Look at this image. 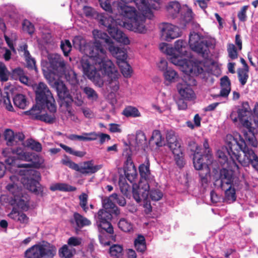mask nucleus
Instances as JSON below:
<instances>
[{
	"label": "nucleus",
	"mask_w": 258,
	"mask_h": 258,
	"mask_svg": "<svg viewBox=\"0 0 258 258\" xmlns=\"http://www.w3.org/2000/svg\"><path fill=\"white\" fill-rule=\"evenodd\" d=\"M159 28L161 37L167 41H170L179 36L178 28L171 24L163 23L160 25Z\"/></svg>",
	"instance_id": "19"
},
{
	"label": "nucleus",
	"mask_w": 258,
	"mask_h": 258,
	"mask_svg": "<svg viewBox=\"0 0 258 258\" xmlns=\"http://www.w3.org/2000/svg\"><path fill=\"white\" fill-rule=\"evenodd\" d=\"M60 48L64 56L69 55L72 50V45L69 40L66 39L61 41Z\"/></svg>",
	"instance_id": "57"
},
{
	"label": "nucleus",
	"mask_w": 258,
	"mask_h": 258,
	"mask_svg": "<svg viewBox=\"0 0 258 258\" xmlns=\"http://www.w3.org/2000/svg\"><path fill=\"white\" fill-rule=\"evenodd\" d=\"M10 77L11 80H19L25 85H28L29 83L28 77L26 76L24 70L20 67L13 69L10 72Z\"/></svg>",
	"instance_id": "25"
},
{
	"label": "nucleus",
	"mask_w": 258,
	"mask_h": 258,
	"mask_svg": "<svg viewBox=\"0 0 258 258\" xmlns=\"http://www.w3.org/2000/svg\"><path fill=\"white\" fill-rule=\"evenodd\" d=\"M83 91L88 99L92 101H96L97 100L98 95L93 88L89 87H85L83 89Z\"/></svg>",
	"instance_id": "54"
},
{
	"label": "nucleus",
	"mask_w": 258,
	"mask_h": 258,
	"mask_svg": "<svg viewBox=\"0 0 258 258\" xmlns=\"http://www.w3.org/2000/svg\"><path fill=\"white\" fill-rule=\"evenodd\" d=\"M150 162L148 158H146L145 163L141 164L139 167V173L141 177V180H146L151 174L150 170Z\"/></svg>",
	"instance_id": "33"
},
{
	"label": "nucleus",
	"mask_w": 258,
	"mask_h": 258,
	"mask_svg": "<svg viewBox=\"0 0 258 258\" xmlns=\"http://www.w3.org/2000/svg\"><path fill=\"white\" fill-rule=\"evenodd\" d=\"M250 108L247 102H243L237 111H233L230 117L234 122L239 120L242 125L245 128L243 133L247 143L255 148L257 146V142L254 135L255 128L251 126L249 118L250 117Z\"/></svg>",
	"instance_id": "3"
},
{
	"label": "nucleus",
	"mask_w": 258,
	"mask_h": 258,
	"mask_svg": "<svg viewBox=\"0 0 258 258\" xmlns=\"http://www.w3.org/2000/svg\"><path fill=\"white\" fill-rule=\"evenodd\" d=\"M44 108H41L40 105L37 103L34 105L31 109L25 112L26 115H29L31 119L39 120L40 116L41 110Z\"/></svg>",
	"instance_id": "40"
},
{
	"label": "nucleus",
	"mask_w": 258,
	"mask_h": 258,
	"mask_svg": "<svg viewBox=\"0 0 258 258\" xmlns=\"http://www.w3.org/2000/svg\"><path fill=\"white\" fill-rule=\"evenodd\" d=\"M60 147H61L67 153L70 154L74 155L77 157H83L84 156L86 153L83 151H74L73 149L66 145L60 143L59 144Z\"/></svg>",
	"instance_id": "52"
},
{
	"label": "nucleus",
	"mask_w": 258,
	"mask_h": 258,
	"mask_svg": "<svg viewBox=\"0 0 258 258\" xmlns=\"http://www.w3.org/2000/svg\"><path fill=\"white\" fill-rule=\"evenodd\" d=\"M246 144L252 147V145L248 144L246 139L244 140L240 135L236 137L228 135L226 137L227 152L234 166L237 169L239 167L235 161L238 159L240 152L242 151Z\"/></svg>",
	"instance_id": "5"
},
{
	"label": "nucleus",
	"mask_w": 258,
	"mask_h": 258,
	"mask_svg": "<svg viewBox=\"0 0 258 258\" xmlns=\"http://www.w3.org/2000/svg\"><path fill=\"white\" fill-rule=\"evenodd\" d=\"M27 146L32 150L37 152H40L42 150L41 144L39 142L35 141L32 139L27 140Z\"/></svg>",
	"instance_id": "59"
},
{
	"label": "nucleus",
	"mask_w": 258,
	"mask_h": 258,
	"mask_svg": "<svg viewBox=\"0 0 258 258\" xmlns=\"http://www.w3.org/2000/svg\"><path fill=\"white\" fill-rule=\"evenodd\" d=\"M235 186L230 185L226 186L224 189L225 190V196L224 198V202L230 204L233 203L236 200V189Z\"/></svg>",
	"instance_id": "31"
},
{
	"label": "nucleus",
	"mask_w": 258,
	"mask_h": 258,
	"mask_svg": "<svg viewBox=\"0 0 258 258\" xmlns=\"http://www.w3.org/2000/svg\"><path fill=\"white\" fill-rule=\"evenodd\" d=\"M8 203L14 207L21 209L23 211H27L29 208V197L27 195L22 194L15 197H10L7 199Z\"/></svg>",
	"instance_id": "22"
},
{
	"label": "nucleus",
	"mask_w": 258,
	"mask_h": 258,
	"mask_svg": "<svg viewBox=\"0 0 258 258\" xmlns=\"http://www.w3.org/2000/svg\"><path fill=\"white\" fill-rule=\"evenodd\" d=\"M203 147L205 149L204 151V157L205 158H207L208 163H212L213 161V155L212 154L211 149L210 148L208 140L205 139L203 142Z\"/></svg>",
	"instance_id": "46"
},
{
	"label": "nucleus",
	"mask_w": 258,
	"mask_h": 258,
	"mask_svg": "<svg viewBox=\"0 0 258 258\" xmlns=\"http://www.w3.org/2000/svg\"><path fill=\"white\" fill-rule=\"evenodd\" d=\"M149 195L150 199L154 201H158L163 197V193L158 189H149Z\"/></svg>",
	"instance_id": "60"
},
{
	"label": "nucleus",
	"mask_w": 258,
	"mask_h": 258,
	"mask_svg": "<svg viewBox=\"0 0 258 258\" xmlns=\"http://www.w3.org/2000/svg\"><path fill=\"white\" fill-rule=\"evenodd\" d=\"M50 68L55 73L62 75L66 71V63L60 55L57 53L51 54L48 57Z\"/></svg>",
	"instance_id": "21"
},
{
	"label": "nucleus",
	"mask_w": 258,
	"mask_h": 258,
	"mask_svg": "<svg viewBox=\"0 0 258 258\" xmlns=\"http://www.w3.org/2000/svg\"><path fill=\"white\" fill-rule=\"evenodd\" d=\"M23 30L27 32L29 34L32 35L35 31L34 25L29 20L25 19L22 23Z\"/></svg>",
	"instance_id": "58"
},
{
	"label": "nucleus",
	"mask_w": 258,
	"mask_h": 258,
	"mask_svg": "<svg viewBox=\"0 0 258 258\" xmlns=\"http://www.w3.org/2000/svg\"><path fill=\"white\" fill-rule=\"evenodd\" d=\"M59 254L60 257L65 258H71L73 256L72 251L67 245H64L59 249Z\"/></svg>",
	"instance_id": "62"
},
{
	"label": "nucleus",
	"mask_w": 258,
	"mask_h": 258,
	"mask_svg": "<svg viewBox=\"0 0 258 258\" xmlns=\"http://www.w3.org/2000/svg\"><path fill=\"white\" fill-rule=\"evenodd\" d=\"M180 10V5L177 2H171L167 7L168 15L173 19L177 17Z\"/></svg>",
	"instance_id": "34"
},
{
	"label": "nucleus",
	"mask_w": 258,
	"mask_h": 258,
	"mask_svg": "<svg viewBox=\"0 0 258 258\" xmlns=\"http://www.w3.org/2000/svg\"><path fill=\"white\" fill-rule=\"evenodd\" d=\"M73 42V45L76 49L88 55L96 62V53L98 52V50L99 51L101 52V49L99 48L100 44L99 42H96V46L93 47V45L87 43L85 39L81 36H75ZM101 53L102 54V52Z\"/></svg>",
	"instance_id": "9"
},
{
	"label": "nucleus",
	"mask_w": 258,
	"mask_h": 258,
	"mask_svg": "<svg viewBox=\"0 0 258 258\" xmlns=\"http://www.w3.org/2000/svg\"><path fill=\"white\" fill-rule=\"evenodd\" d=\"M92 33L95 38L93 46L95 47L96 42H99L100 44L99 48L103 55H102L99 50L96 54V66L97 68L92 65L88 59H82L81 63L84 74L89 79L95 81L100 77L98 69L102 72L103 75L108 77V81L109 83L116 81L118 79V72L112 62L106 57V51L102 47V45L104 43L107 44L109 47L110 45L113 44L112 41L106 33L101 31L94 30Z\"/></svg>",
	"instance_id": "1"
},
{
	"label": "nucleus",
	"mask_w": 258,
	"mask_h": 258,
	"mask_svg": "<svg viewBox=\"0 0 258 258\" xmlns=\"http://www.w3.org/2000/svg\"><path fill=\"white\" fill-rule=\"evenodd\" d=\"M177 73L174 70L170 68L164 72V76L165 80L170 82L173 81L177 77Z\"/></svg>",
	"instance_id": "61"
},
{
	"label": "nucleus",
	"mask_w": 258,
	"mask_h": 258,
	"mask_svg": "<svg viewBox=\"0 0 258 258\" xmlns=\"http://www.w3.org/2000/svg\"><path fill=\"white\" fill-rule=\"evenodd\" d=\"M114 214L104 209H100L98 212L97 215L95 216L96 218V221H111L112 218V215Z\"/></svg>",
	"instance_id": "42"
},
{
	"label": "nucleus",
	"mask_w": 258,
	"mask_h": 258,
	"mask_svg": "<svg viewBox=\"0 0 258 258\" xmlns=\"http://www.w3.org/2000/svg\"><path fill=\"white\" fill-rule=\"evenodd\" d=\"M56 250L54 245L43 241L29 247L27 253L34 258H53L56 253Z\"/></svg>",
	"instance_id": "8"
},
{
	"label": "nucleus",
	"mask_w": 258,
	"mask_h": 258,
	"mask_svg": "<svg viewBox=\"0 0 258 258\" xmlns=\"http://www.w3.org/2000/svg\"><path fill=\"white\" fill-rule=\"evenodd\" d=\"M248 69H239L238 70V77L240 84L243 86L247 81L248 78Z\"/></svg>",
	"instance_id": "49"
},
{
	"label": "nucleus",
	"mask_w": 258,
	"mask_h": 258,
	"mask_svg": "<svg viewBox=\"0 0 258 258\" xmlns=\"http://www.w3.org/2000/svg\"><path fill=\"white\" fill-rule=\"evenodd\" d=\"M166 140L167 145L178 142L177 138L175 136V132L172 130L168 131L167 132Z\"/></svg>",
	"instance_id": "63"
},
{
	"label": "nucleus",
	"mask_w": 258,
	"mask_h": 258,
	"mask_svg": "<svg viewBox=\"0 0 258 258\" xmlns=\"http://www.w3.org/2000/svg\"><path fill=\"white\" fill-rule=\"evenodd\" d=\"M204 158H205L204 154H194L193 164L194 167L196 170H200V171H202L206 167V166L209 167V165L211 164H208V160H207V158H205L206 161L204 162Z\"/></svg>",
	"instance_id": "27"
},
{
	"label": "nucleus",
	"mask_w": 258,
	"mask_h": 258,
	"mask_svg": "<svg viewBox=\"0 0 258 258\" xmlns=\"http://www.w3.org/2000/svg\"><path fill=\"white\" fill-rule=\"evenodd\" d=\"M6 189L12 194L11 197H15L16 196H19L22 195V188L21 187L18 186V185L15 183H9L6 186Z\"/></svg>",
	"instance_id": "47"
},
{
	"label": "nucleus",
	"mask_w": 258,
	"mask_h": 258,
	"mask_svg": "<svg viewBox=\"0 0 258 258\" xmlns=\"http://www.w3.org/2000/svg\"><path fill=\"white\" fill-rule=\"evenodd\" d=\"M50 189L53 191L56 190L62 191H74L76 190L77 188L67 183H57L50 186Z\"/></svg>",
	"instance_id": "37"
},
{
	"label": "nucleus",
	"mask_w": 258,
	"mask_h": 258,
	"mask_svg": "<svg viewBox=\"0 0 258 258\" xmlns=\"http://www.w3.org/2000/svg\"><path fill=\"white\" fill-rule=\"evenodd\" d=\"M117 194L113 193L109 197L105 198L102 201L103 209L107 210L115 215L119 214V210L115 204L112 201V199H117Z\"/></svg>",
	"instance_id": "24"
},
{
	"label": "nucleus",
	"mask_w": 258,
	"mask_h": 258,
	"mask_svg": "<svg viewBox=\"0 0 258 258\" xmlns=\"http://www.w3.org/2000/svg\"><path fill=\"white\" fill-rule=\"evenodd\" d=\"M100 23L107 27L108 33L113 39L124 44H129V39L121 30L118 29L116 25V22L112 17L102 16L100 20Z\"/></svg>",
	"instance_id": "7"
},
{
	"label": "nucleus",
	"mask_w": 258,
	"mask_h": 258,
	"mask_svg": "<svg viewBox=\"0 0 258 258\" xmlns=\"http://www.w3.org/2000/svg\"><path fill=\"white\" fill-rule=\"evenodd\" d=\"M108 49L118 61H120L122 63L126 64L127 68H121V72L125 77L127 78L129 76V64L126 61L127 59L126 53L120 47L115 46L113 44L109 45Z\"/></svg>",
	"instance_id": "18"
},
{
	"label": "nucleus",
	"mask_w": 258,
	"mask_h": 258,
	"mask_svg": "<svg viewBox=\"0 0 258 258\" xmlns=\"http://www.w3.org/2000/svg\"><path fill=\"white\" fill-rule=\"evenodd\" d=\"M102 167V165H94L92 161H86L84 163V166H82V174H93L99 170Z\"/></svg>",
	"instance_id": "29"
},
{
	"label": "nucleus",
	"mask_w": 258,
	"mask_h": 258,
	"mask_svg": "<svg viewBox=\"0 0 258 258\" xmlns=\"http://www.w3.org/2000/svg\"><path fill=\"white\" fill-rule=\"evenodd\" d=\"M6 189L12 194L11 197H15L16 196H19L22 195V188L21 187L18 186V185L15 183H9L6 186Z\"/></svg>",
	"instance_id": "48"
},
{
	"label": "nucleus",
	"mask_w": 258,
	"mask_h": 258,
	"mask_svg": "<svg viewBox=\"0 0 258 258\" xmlns=\"http://www.w3.org/2000/svg\"><path fill=\"white\" fill-rule=\"evenodd\" d=\"M117 10L120 15L128 17L129 0H120L118 3Z\"/></svg>",
	"instance_id": "39"
},
{
	"label": "nucleus",
	"mask_w": 258,
	"mask_h": 258,
	"mask_svg": "<svg viewBox=\"0 0 258 258\" xmlns=\"http://www.w3.org/2000/svg\"><path fill=\"white\" fill-rule=\"evenodd\" d=\"M190 63H191V66L188 68V70L186 71L187 72L196 76L201 74L203 72L204 70L200 65L201 64L200 62H190Z\"/></svg>",
	"instance_id": "45"
},
{
	"label": "nucleus",
	"mask_w": 258,
	"mask_h": 258,
	"mask_svg": "<svg viewBox=\"0 0 258 258\" xmlns=\"http://www.w3.org/2000/svg\"><path fill=\"white\" fill-rule=\"evenodd\" d=\"M98 135L94 133H84L83 135H77L71 134L69 135L67 138L72 141H93L97 139Z\"/></svg>",
	"instance_id": "28"
},
{
	"label": "nucleus",
	"mask_w": 258,
	"mask_h": 258,
	"mask_svg": "<svg viewBox=\"0 0 258 258\" xmlns=\"http://www.w3.org/2000/svg\"><path fill=\"white\" fill-rule=\"evenodd\" d=\"M210 169L209 167H207V166H206V167L203 170L199 172V176L200 177V180L202 185L208 183V176H210Z\"/></svg>",
	"instance_id": "55"
},
{
	"label": "nucleus",
	"mask_w": 258,
	"mask_h": 258,
	"mask_svg": "<svg viewBox=\"0 0 258 258\" xmlns=\"http://www.w3.org/2000/svg\"><path fill=\"white\" fill-rule=\"evenodd\" d=\"M73 217L77 227L79 228H82L91 224V222L89 219L77 212L74 213Z\"/></svg>",
	"instance_id": "35"
},
{
	"label": "nucleus",
	"mask_w": 258,
	"mask_h": 258,
	"mask_svg": "<svg viewBox=\"0 0 258 258\" xmlns=\"http://www.w3.org/2000/svg\"><path fill=\"white\" fill-rule=\"evenodd\" d=\"M14 104L21 109H24L27 105L28 102L26 97L23 94H17L13 98Z\"/></svg>",
	"instance_id": "44"
},
{
	"label": "nucleus",
	"mask_w": 258,
	"mask_h": 258,
	"mask_svg": "<svg viewBox=\"0 0 258 258\" xmlns=\"http://www.w3.org/2000/svg\"><path fill=\"white\" fill-rule=\"evenodd\" d=\"M221 89L220 94L215 95L214 97H227L231 91V83L229 78L225 76L221 79Z\"/></svg>",
	"instance_id": "26"
},
{
	"label": "nucleus",
	"mask_w": 258,
	"mask_h": 258,
	"mask_svg": "<svg viewBox=\"0 0 258 258\" xmlns=\"http://www.w3.org/2000/svg\"><path fill=\"white\" fill-rule=\"evenodd\" d=\"M4 136L8 146H12L15 145L14 143L15 134L12 130L10 129L6 130Z\"/></svg>",
	"instance_id": "56"
},
{
	"label": "nucleus",
	"mask_w": 258,
	"mask_h": 258,
	"mask_svg": "<svg viewBox=\"0 0 258 258\" xmlns=\"http://www.w3.org/2000/svg\"><path fill=\"white\" fill-rule=\"evenodd\" d=\"M227 51L228 55L232 59H236L237 57L238 53L236 47L233 44H229L228 45Z\"/></svg>",
	"instance_id": "64"
},
{
	"label": "nucleus",
	"mask_w": 258,
	"mask_h": 258,
	"mask_svg": "<svg viewBox=\"0 0 258 258\" xmlns=\"http://www.w3.org/2000/svg\"><path fill=\"white\" fill-rule=\"evenodd\" d=\"M181 15L183 20L186 23L190 22L193 18V13L190 8L185 7L183 8L181 10Z\"/></svg>",
	"instance_id": "51"
},
{
	"label": "nucleus",
	"mask_w": 258,
	"mask_h": 258,
	"mask_svg": "<svg viewBox=\"0 0 258 258\" xmlns=\"http://www.w3.org/2000/svg\"><path fill=\"white\" fill-rule=\"evenodd\" d=\"M52 85L56 90L57 95L62 103H66L67 106L73 101L72 96L69 93L64 84L61 81H55Z\"/></svg>",
	"instance_id": "20"
},
{
	"label": "nucleus",
	"mask_w": 258,
	"mask_h": 258,
	"mask_svg": "<svg viewBox=\"0 0 258 258\" xmlns=\"http://www.w3.org/2000/svg\"><path fill=\"white\" fill-rule=\"evenodd\" d=\"M14 154L17 155V159L23 161L29 162V163L19 164V168H29L37 167L39 165V157L35 153L25 152L22 148H17L16 149H11Z\"/></svg>",
	"instance_id": "11"
},
{
	"label": "nucleus",
	"mask_w": 258,
	"mask_h": 258,
	"mask_svg": "<svg viewBox=\"0 0 258 258\" xmlns=\"http://www.w3.org/2000/svg\"><path fill=\"white\" fill-rule=\"evenodd\" d=\"M219 179L220 180V187L224 189L226 186L230 185L238 186L239 183V179L236 177L232 170H229L223 168L220 170Z\"/></svg>",
	"instance_id": "17"
},
{
	"label": "nucleus",
	"mask_w": 258,
	"mask_h": 258,
	"mask_svg": "<svg viewBox=\"0 0 258 258\" xmlns=\"http://www.w3.org/2000/svg\"><path fill=\"white\" fill-rule=\"evenodd\" d=\"M9 216L11 219L24 225L27 224L29 221V217L25 214L19 212L14 208L13 209Z\"/></svg>",
	"instance_id": "30"
},
{
	"label": "nucleus",
	"mask_w": 258,
	"mask_h": 258,
	"mask_svg": "<svg viewBox=\"0 0 258 258\" xmlns=\"http://www.w3.org/2000/svg\"><path fill=\"white\" fill-rule=\"evenodd\" d=\"M96 224L98 229V231L100 233L104 234V233L106 232V233L110 234H113V228L110 223V221H96Z\"/></svg>",
	"instance_id": "32"
},
{
	"label": "nucleus",
	"mask_w": 258,
	"mask_h": 258,
	"mask_svg": "<svg viewBox=\"0 0 258 258\" xmlns=\"http://www.w3.org/2000/svg\"><path fill=\"white\" fill-rule=\"evenodd\" d=\"M188 43L194 51L201 54L203 56L208 55L210 42L206 40H201L197 33H194L189 35Z\"/></svg>",
	"instance_id": "13"
},
{
	"label": "nucleus",
	"mask_w": 258,
	"mask_h": 258,
	"mask_svg": "<svg viewBox=\"0 0 258 258\" xmlns=\"http://www.w3.org/2000/svg\"><path fill=\"white\" fill-rule=\"evenodd\" d=\"M49 111L50 113H46L43 114H41L39 116V120L45 122L46 123L52 124L56 120V106L55 104V110H52L50 108H47Z\"/></svg>",
	"instance_id": "36"
},
{
	"label": "nucleus",
	"mask_w": 258,
	"mask_h": 258,
	"mask_svg": "<svg viewBox=\"0 0 258 258\" xmlns=\"http://www.w3.org/2000/svg\"><path fill=\"white\" fill-rule=\"evenodd\" d=\"M136 146L139 149L146 145L147 139L144 133L140 130L137 131L136 134Z\"/></svg>",
	"instance_id": "43"
},
{
	"label": "nucleus",
	"mask_w": 258,
	"mask_h": 258,
	"mask_svg": "<svg viewBox=\"0 0 258 258\" xmlns=\"http://www.w3.org/2000/svg\"><path fill=\"white\" fill-rule=\"evenodd\" d=\"M130 2H134L139 11H137L134 7H130V31L144 33L146 30V18L151 19L154 16L150 5L146 0H132Z\"/></svg>",
	"instance_id": "2"
},
{
	"label": "nucleus",
	"mask_w": 258,
	"mask_h": 258,
	"mask_svg": "<svg viewBox=\"0 0 258 258\" xmlns=\"http://www.w3.org/2000/svg\"><path fill=\"white\" fill-rule=\"evenodd\" d=\"M67 81L72 86H76L79 84L77 74L73 71H71L66 74Z\"/></svg>",
	"instance_id": "53"
},
{
	"label": "nucleus",
	"mask_w": 258,
	"mask_h": 258,
	"mask_svg": "<svg viewBox=\"0 0 258 258\" xmlns=\"http://www.w3.org/2000/svg\"><path fill=\"white\" fill-rule=\"evenodd\" d=\"M10 77V72L7 69L6 66L2 61H0V80L3 82L7 81Z\"/></svg>",
	"instance_id": "50"
},
{
	"label": "nucleus",
	"mask_w": 258,
	"mask_h": 258,
	"mask_svg": "<svg viewBox=\"0 0 258 258\" xmlns=\"http://www.w3.org/2000/svg\"><path fill=\"white\" fill-rule=\"evenodd\" d=\"M149 189V183L146 180H140L138 184L133 183L132 185L133 198L139 203L143 199L148 198Z\"/></svg>",
	"instance_id": "16"
},
{
	"label": "nucleus",
	"mask_w": 258,
	"mask_h": 258,
	"mask_svg": "<svg viewBox=\"0 0 258 258\" xmlns=\"http://www.w3.org/2000/svg\"><path fill=\"white\" fill-rule=\"evenodd\" d=\"M122 156L125 157L126 160L123 168L119 169L120 175L118 184L120 191L124 196L127 198L129 195V184L127 182V180H129V167H128L129 152L127 148L123 150Z\"/></svg>",
	"instance_id": "10"
},
{
	"label": "nucleus",
	"mask_w": 258,
	"mask_h": 258,
	"mask_svg": "<svg viewBox=\"0 0 258 258\" xmlns=\"http://www.w3.org/2000/svg\"><path fill=\"white\" fill-rule=\"evenodd\" d=\"M41 178L40 173L34 169H29L26 171L25 176L21 179L24 186L36 195L42 196V190L39 180Z\"/></svg>",
	"instance_id": "6"
},
{
	"label": "nucleus",
	"mask_w": 258,
	"mask_h": 258,
	"mask_svg": "<svg viewBox=\"0 0 258 258\" xmlns=\"http://www.w3.org/2000/svg\"><path fill=\"white\" fill-rule=\"evenodd\" d=\"M188 48L185 41L181 39L176 41L174 47H171L170 49V52L172 53V62L176 65L182 66L183 62L180 58L183 56H188Z\"/></svg>",
	"instance_id": "12"
},
{
	"label": "nucleus",
	"mask_w": 258,
	"mask_h": 258,
	"mask_svg": "<svg viewBox=\"0 0 258 258\" xmlns=\"http://www.w3.org/2000/svg\"><path fill=\"white\" fill-rule=\"evenodd\" d=\"M164 138L162 137L159 130H154L150 142H152L157 147H160L164 145Z\"/></svg>",
	"instance_id": "41"
},
{
	"label": "nucleus",
	"mask_w": 258,
	"mask_h": 258,
	"mask_svg": "<svg viewBox=\"0 0 258 258\" xmlns=\"http://www.w3.org/2000/svg\"><path fill=\"white\" fill-rule=\"evenodd\" d=\"M174 155V158L176 165L182 168L185 164L184 155L181 145L179 142L167 145Z\"/></svg>",
	"instance_id": "23"
},
{
	"label": "nucleus",
	"mask_w": 258,
	"mask_h": 258,
	"mask_svg": "<svg viewBox=\"0 0 258 258\" xmlns=\"http://www.w3.org/2000/svg\"><path fill=\"white\" fill-rule=\"evenodd\" d=\"M134 245L136 249L142 253H144L146 249V243L144 236L142 235H139L134 241Z\"/></svg>",
	"instance_id": "38"
},
{
	"label": "nucleus",
	"mask_w": 258,
	"mask_h": 258,
	"mask_svg": "<svg viewBox=\"0 0 258 258\" xmlns=\"http://www.w3.org/2000/svg\"><path fill=\"white\" fill-rule=\"evenodd\" d=\"M185 80L177 85L178 92L183 99L190 100L195 98V94L191 86L197 85L196 80L190 75L184 77Z\"/></svg>",
	"instance_id": "14"
},
{
	"label": "nucleus",
	"mask_w": 258,
	"mask_h": 258,
	"mask_svg": "<svg viewBox=\"0 0 258 258\" xmlns=\"http://www.w3.org/2000/svg\"><path fill=\"white\" fill-rule=\"evenodd\" d=\"M249 146L246 144L242 151L244 154V157L241 158L239 155L238 159L236 160L244 167L251 165L254 169L258 171V156Z\"/></svg>",
	"instance_id": "15"
},
{
	"label": "nucleus",
	"mask_w": 258,
	"mask_h": 258,
	"mask_svg": "<svg viewBox=\"0 0 258 258\" xmlns=\"http://www.w3.org/2000/svg\"><path fill=\"white\" fill-rule=\"evenodd\" d=\"M35 100L36 103L41 108L55 110V100L49 88L43 82H39L35 87Z\"/></svg>",
	"instance_id": "4"
}]
</instances>
